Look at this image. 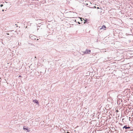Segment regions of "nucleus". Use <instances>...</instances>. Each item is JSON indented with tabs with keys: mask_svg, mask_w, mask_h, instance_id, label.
<instances>
[{
	"mask_svg": "<svg viewBox=\"0 0 133 133\" xmlns=\"http://www.w3.org/2000/svg\"><path fill=\"white\" fill-rule=\"evenodd\" d=\"M6 34L8 35H9V34L8 33H6Z\"/></svg>",
	"mask_w": 133,
	"mask_h": 133,
	"instance_id": "obj_12",
	"label": "nucleus"
},
{
	"mask_svg": "<svg viewBox=\"0 0 133 133\" xmlns=\"http://www.w3.org/2000/svg\"><path fill=\"white\" fill-rule=\"evenodd\" d=\"M21 77V76H19V77Z\"/></svg>",
	"mask_w": 133,
	"mask_h": 133,
	"instance_id": "obj_13",
	"label": "nucleus"
},
{
	"mask_svg": "<svg viewBox=\"0 0 133 133\" xmlns=\"http://www.w3.org/2000/svg\"><path fill=\"white\" fill-rule=\"evenodd\" d=\"M33 102H34L35 103H36L37 104H39L38 102V101L37 100H34L33 101Z\"/></svg>",
	"mask_w": 133,
	"mask_h": 133,
	"instance_id": "obj_4",
	"label": "nucleus"
},
{
	"mask_svg": "<svg viewBox=\"0 0 133 133\" xmlns=\"http://www.w3.org/2000/svg\"><path fill=\"white\" fill-rule=\"evenodd\" d=\"M23 129L25 130H26L27 132H29L30 131V129L28 127H26L24 126L23 127Z\"/></svg>",
	"mask_w": 133,
	"mask_h": 133,
	"instance_id": "obj_1",
	"label": "nucleus"
},
{
	"mask_svg": "<svg viewBox=\"0 0 133 133\" xmlns=\"http://www.w3.org/2000/svg\"><path fill=\"white\" fill-rule=\"evenodd\" d=\"M29 37L31 39H35V38H34L35 37V36L34 35H30Z\"/></svg>",
	"mask_w": 133,
	"mask_h": 133,
	"instance_id": "obj_3",
	"label": "nucleus"
},
{
	"mask_svg": "<svg viewBox=\"0 0 133 133\" xmlns=\"http://www.w3.org/2000/svg\"><path fill=\"white\" fill-rule=\"evenodd\" d=\"M36 59V57H35V59Z\"/></svg>",
	"mask_w": 133,
	"mask_h": 133,
	"instance_id": "obj_11",
	"label": "nucleus"
},
{
	"mask_svg": "<svg viewBox=\"0 0 133 133\" xmlns=\"http://www.w3.org/2000/svg\"><path fill=\"white\" fill-rule=\"evenodd\" d=\"M116 111H118V110H116Z\"/></svg>",
	"mask_w": 133,
	"mask_h": 133,
	"instance_id": "obj_16",
	"label": "nucleus"
},
{
	"mask_svg": "<svg viewBox=\"0 0 133 133\" xmlns=\"http://www.w3.org/2000/svg\"><path fill=\"white\" fill-rule=\"evenodd\" d=\"M2 11H4V10H3H3H2Z\"/></svg>",
	"mask_w": 133,
	"mask_h": 133,
	"instance_id": "obj_15",
	"label": "nucleus"
},
{
	"mask_svg": "<svg viewBox=\"0 0 133 133\" xmlns=\"http://www.w3.org/2000/svg\"><path fill=\"white\" fill-rule=\"evenodd\" d=\"M3 6V4H1V5L0 6L1 7H2Z\"/></svg>",
	"mask_w": 133,
	"mask_h": 133,
	"instance_id": "obj_8",
	"label": "nucleus"
},
{
	"mask_svg": "<svg viewBox=\"0 0 133 133\" xmlns=\"http://www.w3.org/2000/svg\"><path fill=\"white\" fill-rule=\"evenodd\" d=\"M91 52V50L88 49H86L85 51L83 52V53L84 54H89Z\"/></svg>",
	"mask_w": 133,
	"mask_h": 133,
	"instance_id": "obj_2",
	"label": "nucleus"
},
{
	"mask_svg": "<svg viewBox=\"0 0 133 133\" xmlns=\"http://www.w3.org/2000/svg\"><path fill=\"white\" fill-rule=\"evenodd\" d=\"M93 8H96V6H94V7H93Z\"/></svg>",
	"mask_w": 133,
	"mask_h": 133,
	"instance_id": "obj_9",
	"label": "nucleus"
},
{
	"mask_svg": "<svg viewBox=\"0 0 133 133\" xmlns=\"http://www.w3.org/2000/svg\"><path fill=\"white\" fill-rule=\"evenodd\" d=\"M105 28H106L105 26V25H104V26L103 28L102 26V27H101V28H100L99 29L100 30H101L102 29H103L105 30Z\"/></svg>",
	"mask_w": 133,
	"mask_h": 133,
	"instance_id": "obj_6",
	"label": "nucleus"
},
{
	"mask_svg": "<svg viewBox=\"0 0 133 133\" xmlns=\"http://www.w3.org/2000/svg\"><path fill=\"white\" fill-rule=\"evenodd\" d=\"M97 9H99V7H97Z\"/></svg>",
	"mask_w": 133,
	"mask_h": 133,
	"instance_id": "obj_10",
	"label": "nucleus"
},
{
	"mask_svg": "<svg viewBox=\"0 0 133 133\" xmlns=\"http://www.w3.org/2000/svg\"><path fill=\"white\" fill-rule=\"evenodd\" d=\"M87 22V20H85V22L84 23H85V22Z\"/></svg>",
	"mask_w": 133,
	"mask_h": 133,
	"instance_id": "obj_7",
	"label": "nucleus"
},
{
	"mask_svg": "<svg viewBox=\"0 0 133 133\" xmlns=\"http://www.w3.org/2000/svg\"><path fill=\"white\" fill-rule=\"evenodd\" d=\"M86 5H88V4H86Z\"/></svg>",
	"mask_w": 133,
	"mask_h": 133,
	"instance_id": "obj_14",
	"label": "nucleus"
},
{
	"mask_svg": "<svg viewBox=\"0 0 133 133\" xmlns=\"http://www.w3.org/2000/svg\"><path fill=\"white\" fill-rule=\"evenodd\" d=\"M123 128H125L126 129H130V127H127L126 125L124 126Z\"/></svg>",
	"mask_w": 133,
	"mask_h": 133,
	"instance_id": "obj_5",
	"label": "nucleus"
}]
</instances>
